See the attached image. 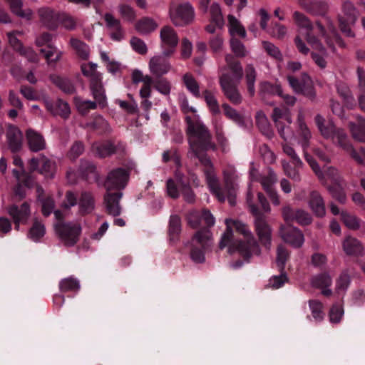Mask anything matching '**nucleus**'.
Returning <instances> with one entry per match:
<instances>
[{"label": "nucleus", "instance_id": "obj_1", "mask_svg": "<svg viewBox=\"0 0 365 365\" xmlns=\"http://www.w3.org/2000/svg\"><path fill=\"white\" fill-rule=\"evenodd\" d=\"M225 222L227 228L219 243L221 250L229 246L230 253L237 251L246 260H249L253 255L261 254L259 242L247 224L232 219H226Z\"/></svg>", "mask_w": 365, "mask_h": 365}, {"label": "nucleus", "instance_id": "obj_2", "mask_svg": "<svg viewBox=\"0 0 365 365\" xmlns=\"http://www.w3.org/2000/svg\"><path fill=\"white\" fill-rule=\"evenodd\" d=\"M187 118L185 133L189 144V158H197L203 165L212 167V162L205 152L208 150H216L217 146L212 141L209 128L200 117L195 116L193 120Z\"/></svg>", "mask_w": 365, "mask_h": 365}, {"label": "nucleus", "instance_id": "obj_3", "mask_svg": "<svg viewBox=\"0 0 365 365\" xmlns=\"http://www.w3.org/2000/svg\"><path fill=\"white\" fill-rule=\"evenodd\" d=\"M207 167L208 168L205 171V173L210 192L217 197L219 201L224 202L227 198L230 205L234 206L236 203L238 190V175L235 168L232 165H227L223 169L224 188L222 189L213 171V165Z\"/></svg>", "mask_w": 365, "mask_h": 365}, {"label": "nucleus", "instance_id": "obj_4", "mask_svg": "<svg viewBox=\"0 0 365 365\" xmlns=\"http://www.w3.org/2000/svg\"><path fill=\"white\" fill-rule=\"evenodd\" d=\"M247 202L250 212L255 217L254 227L258 240L262 245L269 251L272 247V230L268 224L265 215L259 212L257 205L253 202V195L250 187L247 195Z\"/></svg>", "mask_w": 365, "mask_h": 365}, {"label": "nucleus", "instance_id": "obj_5", "mask_svg": "<svg viewBox=\"0 0 365 365\" xmlns=\"http://www.w3.org/2000/svg\"><path fill=\"white\" fill-rule=\"evenodd\" d=\"M314 120L320 133L324 138L331 140L334 145L344 151L350 148L352 144L344 129L336 127L331 122L325 124L324 118L319 114L315 116Z\"/></svg>", "mask_w": 365, "mask_h": 365}, {"label": "nucleus", "instance_id": "obj_6", "mask_svg": "<svg viewBox=\"0 0 365 365\" xmlns=\"http://www.w3.org/2000/svg\"><path fill=\"white\" fill-rule=\"evenodd\" d=\"M212 245V235L208 228L197 231L192 237L190 245V256L195 263L205 261V253Z\"/></svg>", "mask_w": 365, "mask_h": 365}, {"label": "nucleus", "instance_id": "obj_7", "mask_svg": "<svg viewBox=\"0 0 365 365\" xmlns=\"http://www.w3.org/2000/svg\"><path fill=\"white\" fill-rule=\"evenodd\" d=\"M168 14L170 21L175 26L183 27L190 24L195 19V10L189 2L178 3L172 1Z\"/></svg>", "mask_w": 365, "mask_h": 365}, {"label": "nucleus", "instance_id": "obj_8", "mask_svg": "<svg viewBox=\"0 0 365 365\" xmlns=\"http://www.w3.org/2000/svg\"><path fill=\"white\" fill-rule=\"evenodd\" d=\"M56 235L64 245L72 247L77 243L81 232L80 224L60 221L54 225Z\"/></svg>", "mask_w": 365, "mask_h": 365}, {"label": "nucleus", "instance_id": "obj_9", "mask_svg": "<svg viewBox=\"0 0 365 365\" xmlns=\"http://www.w3.org/2000/svg\"><path fill=\"white\" fill-rule=\"evenodd\" d=\"M272 118L275 123L279 135L284 140H287L288 139L295 136L294 133L290 128L292 120L289 109L274 108Z\"/></svg>", "mask_w": 365, "mask_h": 365}, {"label": "nucleus", "instance_id": "obj_10", "mask_svg": "<svg viewBox=\"0 0 365 365\" xmlns=\"http://www.w3.org/2000/svg\"><path fill=\"white\" fill-rule=\"evenodd\" d=\"M130 172L128 169L124 168H116L108 172L104 181V187L107 191L113 190H123L129 180Z\"/></svg>", "mask_w": 365, "mask_h": 365}, {"label": "nucleus", "instance_id": "obj_11", "mask_svg": "<svg viewBox=\"0 0 365 365\" xmlns=\"http://www.w3.org/2000/svg\"><path fill=\"white\" fill-rule=\"evenodd\" d=\"M220 86L225 96L235 106H238L242 102V96L239 91L237 85L231 75L223 73L219 78Z\"/></svg>", "mask_w": 365, "mask_h": 365}, {"label": "nucleus", "instance_id": "obj_12", "mask_svg": "<svg viewBox=\"0 0 365 365\" xmlns=\"http://www.w3.org/2000/svg\"><path fill=\"white\" fill-rule=\"evenodd\" d=\"M343 15L339 16L341 31L347 36H354L350 25L354 24L359 16V12L350 1H345L342 6Z\"/></svg>", "mask_w": 365, "mask_h": 365}, {"label": "nucleus", "instance_id": "obj_13", "mask_svg": "<svg viewBox=\"0 0 365 365\" xmlns=\"http://www.w3.org/2000/svg\"><path fill=\"white\" fill-rule=\"evenodd\" d=\"M287 81L289 86L296 93H302L311 100L316 97V93L312 81L307 73H303L299 81L293 76H287Z\"/></svg>", "mask_w": 365, "mask_h": 365}, {"label": "nucleus", "instance_id": "obj_14", "mask_svg": "<svg viewBox=\"0 0 365 365\" xmlns=\"http://www.w3.org/2000/svg\"><path fill=\"white\" fill-rule=\"evenodd\" d=\"M160 39L164 55L172 56L179 42L175 30L169 25L163 26L160 30Z\"/></svg>", "mask_w": 365, "mask_h": 365}, {"label": "nucleus", "instance_id": "obj_15", "mask_svg": "<svg viewBox=\"0 0 365 365\" xmlns=\"http://www.w3.org/2000/svg\"><path fill=\"white\" fill-rule=\"evenodd\" d=\"M93 150L99 158H106L113 154L123 157L126 152L125 144L121 142L106 141L101 143H95Z\"/></svg>", "mask_w": 365, "mask_h": 365}, {"label": "nucleus", "instance_id": "obj_16", "mask_svg": "<svg viewBox=\"0 0 365 365\" xmlns=\"http://www.w3.org/2000/svg\"><path fill=\"white\" fill-rule=\"evenodd\" d=\"M282 215L286 222H296L302 226L310 225L312 217L309 212L303 209H293L290 205L282 208Z\"/></svg>", "mask_w": 365, "mask_h": 365}, {"label": "nucleus", "instance_id": "obj_17", "mask_svg": "<svg viewBox=\"0 0 365 365\" xmlns=\"http://www.w3.org/2000/svg\"><path fill=\"white\" fill-rule=\"evenodd\" d=\"M170 56H165L163 52L162 54H158L150 58L148 63V68L150 73L157 77L160 78L168 73L172 69V65L168 57Z\"/></svg>", "mask_w": 365, "mask_h": 365}, {"label": "nucleus", "instance_id": "obj_18", "mask_svg": "<svg viewBox=\"0 0 365 365\" xmlns=\"http://www.w3.org/2000/svg\"><path fill=\"white\" fill-rule=\"evenodd\" d=\"M296 137L303 150L309 146V141L312 138V133L304 120V115L302 111H299L296 121Z\"/></svg>", "mask_w": 365, "mask_h": 365}, {"label": "nucleus", "instance_id": "obj_19", "mask_svg": "<svg viewBox=\"0 0 365 365\" xmlns=\"http://www.w3.org/2000/svg\"><path fill=\"white\" fill-rule=\"evenodd\" d=\"M131 79L133 84H138L140 82L143 83V86L139 91L140 98L151 96V86L153 83V79L151 76L144 75L140 70L134 69L131 73Z\"/></svg>", "mask_w": 365, "mask_h": 365}, {"label": "nucleus", "instance_id": "obj_20", "mask_svg": "<svg viewBox=\"0 0 365 365\" xmlns=\"http://www.w3.org/2000/svg\"><path fill=\"white\" fill-rule=\"evenodd\" d=\"M40 22L50 30L58 29V20L60 12L55 11L48 6H42L37 10Z\"/></svg>", "mask_w": 365, "mask_h": 365}, {"label": "nucleus", "instance_id": "obj_21", "mask_svg": "<svg viewBox=\"0 0 365 365\" xmlns=\"http://www.w3.org/2000/svg\"><path fill=\"white\" fill-rule=\"evenodd\" d=\"M307 204L313 214L319 218L326 215V205L321 193L317 190H312L308 196Z\"/></svg>", "mask_w": 365, "mask_h": 365}, {"label": "nucleus", "instance_id": "obj_22", "mask_svg": "<svg viewBox=\"0 0 365 365\" xmlns=\"http://www.w3.org/2000/svg\"><path fill=\"white\" fill-rule=\"evenodd\" d=\"M7 210L16 225V229H19L20 223H26L31 214L30 205L27 202H24L20 207L12 205Z\"/></svg>", "mask_w": 365, "mask_h": 365}, {"label": "nucleus", "instance_id": "obj_23", "mask_svg": "<svg viewBox=\"0 0 365 365\" xmlns=\"http://www.w3.org/2000/svg\"><path fill=\"white\" fill-rule=\"evenodd\" d=\"M280 235L284 242L294 247H300L304 241V235L295 227H282Z\"/></svg>", "mask_w": 365, "mask_h": 365}, {"label": "nucleus", "instance_id": "obj_24", "mask_svg": "<svg viewBox=\"0 0 365 365\" xmlns=\"http://www.w3.org/2000/svg\"><path fill=\"white\" fill-rule=\"evenodd\" d=\"M6 138L9 149L12 153H17L21 149L23 135L18 127L9 125L6 133Z\"/></svg>", "mask_w": 365, "mask_h": 365}, {"label": "nucleus", "instance_id": "obj_25", "mask_svg": "<svg viewBox=\"0 0 365 365\" xmlns=\"http://www.w3.org/2000/svg\"><path fill=\"white\" fill-rule=\"evenodd\" d=\"M103 19L106 28L110 31V36L114 41H120L123 38L124 33L120 21L115 18L111 13H106Z\"/></svg>", "mask_w": 365, "mask_h": 365}, {"label": "nucleus", "instance_id": "obj_26", "mask_svg": "<svg viewBox=\"0 0 365 365\" xmlns=\"http://www.w3.org/2000/svg\"><path fill=\"white\" fill-rule=\"evenodd\" d=\"M297 1L302 9L314 15L324 16L329 10V4L324 1L297 0Z\"/></svg>", "mask_w": 365, "mask_h": 365}, {"label": "nucleus", "instance_id": "obj_27", "mask_svg": "<svg viewBox=\"0 0 365 365\" xmlns=\"http://www.w3.org/2000/svg\"><path fill=\"white\" fill-rule=\"evenodd\" d=\"M123 196L122 192H110L107 191L104 196V203L106 212L113 216H118L121 212V207L120 205V200Z\"/></svg>", "mask_w": 365, "mask_h": 365}, {"label": "nucleus", "instance_id": "obj_28", "mask_svg": "<svg viewBox=\"0 0 365 365\" xmlns=\"http://www.w3.org/2000/svg\"><path fill=\"white\" fill-rule=\"evenodd\" d=\"M26 137L29 148L32 152H38L46 148V141L43 136L34 129H28Z\"/></svg>", "mask_w": 365, "mask_h": 365}, {"label": "nucleus", "instance_id": "obj_29", "mask_svg": "<svg viewBox=\"0 0 365 365\" xmlns=\"http://www.w3.org/2000/svg\"><path fill=\"white\" fill-rule=\"evenodd\" d=\"M4 1L14 15L29 21L32 19L34 11L31 9H23L22 0H4Z\"/></svg>", "mask_w": 365, "mask_h": 365}, {"label": "nucleus", "instance_id": "obj_30", "mask_svg": "<svg viewBox=\"0 0 365 365\" xmlns=\"http://www.w3.org/2000/svg\"><path fill=\"white\" fill-rule=\"evenodd\" d=\"M331 278L327 273L317 274L312 277L311 284L312 287L322 289V294L324 296H329L332 292L329 288L331 284Z\"/></svg>", "mask_w": 365, "mask_h": 365}, {"label": "nucleus", "instance_id": "obj_31", "mask_svg": "<svg viewBox=\"0 0 365 365\" xmlns=\"http://www.w3.org/2000/svg\"><path fill=\"white\" fill-rule=\"evenodd\" d=\"M262 91H269L279 96L284 101V103L290 106H292L296 103V98L289 94H284L282 87L279 85L273 86L270 83L263 82L260 84Z\"/></svg>", "mask_w": 365, "mask_h": 365}, {"label": "nucleus", "instance_id": "obj_32", "mask_svg": "<svg viewBox=\"0 0 365 365\" xmlns=\"http://www.w3.org/2000/svg\"><path fill=\"white\" fill-rule=\"evenodd\" d=\"M90 88L96 100L94 102H96L97 106L98 105L101 108H105L107 106V101L101 78L98 79V81L90 82Z\"/></svg>", "mask_w": 365, "mask_h": 365}, {"label": "nucleus", "instance_id": "obj_33", "mask_svg": "<svg viewBox=\"0 0 365 365\" xmlns=\"http://www.w3.org/2000/svg\"><path fill=\"white\" fill-rule=\"evenodd\" d=\"M343 249L348 255H359L364 250L359 240L352 237H347L344 240Z\"/></svg>", "mask_w": 365, "mask_h": 365}, {"label": "nucleus", "instance_id": "obj_34", "mask_svg": "<svg viewBox=\"0 0 365 365\" xmlns=\"http://www.w3.org/2000/svg\"><path fill=\"white\" fill-rule=\"evenodd\" d=\"M225 62L232 71L233 76L232 78L236 80L237 83L242 79L243 76L242 66L240 61H236L232 54L227 53L225 56Z\"/></svg>", "mask_w": 365, "mask_h": 365}, {"label": "nucleus", "instance_id": "obj_35", "mask_svg": "<svg viewBox=\"0 0 365 365\" xmlns=\"http://www.w3.org/2000/svg\"><path fill=\"white\" fill-rule=\"evenodd\" d=\"M79 211L82 214L91 212L95 207V200L89 192H83L78 202Z\"/></svg>", "mask_w": 365, "mask_h": 365}, {"label": "nucleus", "instance_id": "obj_36", "mask_svg": "<svg viewBox=\"0 0 365 365\" xmlns=\"http://www.w3.org/2000/svg\"><path fill=\"white\" fill-rule=\"evenodd\" d=\"M228 30L232 38L239 36L242 38H245L247 33L244 26L241 24L240 21L237 19L233 15H228Z\"/></svg>", "mask_w": 365, "mask_h": 365}, {"label": "nucleus", "instance_id": "obj_37", "mask_svg": "<svg viewBox=\"0 0 365 365\" xmlns=\"http://www.w3.org/2000/svg\"><path fill=\"white\" fill-rule=\"evenodd\" d=\"M50 79L53 84L59 88L63 92L68 94L75 92V86L73 83L66 77L58 75H51Z\"/></svg>", "mask_w": 365, "mask_h": 365}, {"label": "nucleus", "instance_id": "obj_38", "mask_svg": "<svg viewBox=\"0 0 365 365\" xmlns=\"http://www.w3.org/2000/svg\"><path fill=\"white\" fill-rule=\"evenodd\" d=\"M158 26L154 19L149 17H143L136 22L135 28L141 34H148L155 31Z\"/></svg>", "mask_w": 365, "mask_h": 365}, {"label": "nucleus", "instance_id": "obj_39", "mask_svg": "<svg viewBox=\"0 0 365 365\" xmlns=\"http://www.w3.org/2000/svg\"><path fill=\"white\" fill-rule=\"evenodd\" d=\"M118 12L125 21L132 23L137 17L135 9L129 4L120 2L117 6Z\"/></svg>", "mask_w": 365, "mask_h": 365}, {"label": "nucleus", "instance_id": "obj_40", "mask_svg": "<svg viewBox=\"0 0 365 365\" xmlns=\"http://www.w3.org/2000/svg\"><path fill=\"white\" fill-rule=\"evenodd\" d=\"M257 71L252 64H247L245 67V81L248 93L250 96L255 93V81Z\"/></svg>", "mask_w": 365, "mask_h": 365}, {"label": "nucleus", "instance_id": "obj_41", "mask_svg": "<svg viewBox=\"0 0 365 365\" xmlns=\"http://www.w3.org/2000/svg\"><path fill=\"white\" fill-rule=\"evenodd\" d=\"M181 232V220L177 215H173L170 217L168 233L170 240L175 242L178 240Z\"/></svg>", "mask_w": 365, "mask_h": 365}, {"label": "nucleus", "instance_id": "obj_42", "mask_svg": "<svg viewBox=\"0 0 365 365\" xmlns=\"http://www.w3.org/2000/svg\"><path fill=\"white\" fill-rule=\"evenodd\" d=\"M182 82L187 89V91L192 93L195 98H200V86L193 76L189 73H187L182 76Z\"/></svg>", "mask_w": 365, "mask_h": 365}, {"label": "nucleus", "instance_id": "obj_43", "mask_svg": "<svg viewBox=\"0 0 365 365\" xmlns=\"http://www.w3.org/2000/svg\"><path fill=\"white\" fill-rule=\"evenodd\" d=\"M256 123L260 131L267 137L272 138L273 131L266 115L262 112H257L256 115Z\"/></svg>", "mask_w": 365, "mask_h": 365}, {"label": "nucleus", "instance_id": "obj_44", "mask_svg": "<svg viewBox=\"0 0 365 365\" xmlns=\"http://www.w3.org/2000/svg\"><path fill=\"white\" fill-rule=\"evenodd\" d=\"M81 69L83 75L90 79L91 82L98 81L101 75L97 71V64L89 62L81 64Z\"/></svg>", "mask_w": 365, "mask_h": 365}, {"label": "nucleus", "instance_id": "obj_45", "mask_svg": "<svg viewBox=\"0 0 365 365\" xmlns=\"http://www.w3.org/2000/svg\"><path fill=\"white\" fill-rule=\"evenodd\" d=\"M38 172L46 178H53L56 172V163L45 156H42Z\"/></svg>", "mask_w": 365, "mask_h": 365}, {"label": "nucleus", "instance_id": "obj_46", "mask_svg": "<svg viewBox=\"0 0 365 365\" xmlns=\"http://www.w3.org/2000/svg\"><path fill=\"white\" fill-rule=\"evenodd\" d=\"M70 44L81 58L86 60L89 58L90 49L88 46L84 42L79 39L71 38Z\"/></svg>", "mask_w": 365, "mask_h": 365}, {"label": "nucleus", "instance_id": "obj_47", "mask_svg": "<svg viewBox=\"0 0 365 365\" xmlns=\"http://www.w3.org/2000/svg\"><path fill=\"white\" fill-rule=\"evenodd\" d=\"M277 178L272 168H269L268 175L267 176H259V182L264 190V191L267 193L272 190H274V185L277 182Z\"/></svg>", "mask_w": 365, "mask_h": 365}, {"label": "nucleus", "instance_id": "obj_48", "mask_svg": "<svg viewBox=\"0 0 365 365\" xmlns=\"http://www.w3.org/2000/svg\"><path fill=\"white\" fill-rule=\"evenodd\" d=\"M309 306L314 320L318 322H322L324 318L323 304L319 300L312 299L309 301Z\"/></svg>", "mask_w": 365, "mask_h": 365}, {"label": "nucleus", "instance_id": "obj_49", "mask_svg": "<svg viewBox=\"0 0 365 365\" xmlns=\"http://www.w3.org/2000/svg\"><path fill=\"white\" fill-rule=\"evenodd\" d=\"M202 94L210 112L214 115L219 114L220 110L214 93L211 91L206 89L203 91Z\"/></svg>", "mask_w": 365, "mask_h": 365}, {"label": "nucleus", "instance_id": "obj_50", "mask_svg": "<svg viewBox=\"0 0 365 365\" xmlns=\"http://www.w3.org/2000/svg\"><path fill=\"white\" fill-rule=\"evenodd\" d=\"M230 46L231 51L233 52L236 57L244 58L249 53V51L246 48L245 46L235 37L230 38Z\"/></svg>", "mask_w": 365, "mask_h": 365}, {"label": "nucleus", "instance_id": "obj_51", "mask_svg": "<svg viewBox=\"0 0 365 365\" xmlns=\"http://www.w3.org/2000/svg\"><path fill=\"white\" fill-rule=\"evenodd\" d=\"M349 127L352 135V138L360 143H365V122L364 124H356L350 122Z\"/></svg>", "mask_w": 365, "mask_h": 365}, {"label": "nucleus", "instance_id": "obj_52", "mask_svg": "<svg viewBox=\"0 0 365 365\" xmlns=\"http://www.w3.org/2000/svg\"><path fill=\"white\" fill-rule=\"evenodd\" d=\"M210 14L212 21L220 29H222L224 25V19L219 4L213 3L210 6Z\"/></svg>", "mask_w": 365, "mask_h": 365}, {"label": "nucleus", "instance_id": "obj_53", "mask_svg": "<svg viewBox=\"0 0 365 365\" xmlns=\"http://www.w3.org/2000/svg\"><path fill=\"white\" fill-rule=\"evenodd\" d=\"M341 218L344 225L350 230H356L360 227V220L346 211L341 212Z\"/></svg>", "mask_w": 365, "mask_h": 365}, {"label": "nucleus", "instance_id": "obj_54", "mask_svg": "<svg viewBox=\"0 0 365 365\" xmlns=\"http://www.w3.org/2000/svg\"><path fill=\"white\" fill-rule=\"evenodd\" d=\"M59 288L63 292H78L80 289V284L76 279L68 277L60 282Z\"/></svg>", "mask_w": 365, "mask_h": 365}, {"label": "nucleus", "instance_id": "obj_55", "mask_svg": "<svg viewBox=\"0 0 365 365\" xmlns=\"http://www.w3.org/2000/svg\"><path fill=\"white\" fill-rule=\"evenodd\" d=\"M75 104L77 110L82 115H86L90 110H94L97 108L96 102L89 100H83L79 98L75 99Z\"/></svg>", "mask_w": 365, "mask_h": 365}, {"label": "nucleus", "instance_id": "obj_56", "mask_svg": "<svg viewBox=\"0 0 365 365\" xmlns=\"http://www.w3.org/2000/svg\"><path fill=\"white\" fill-rule=\"evenodd\" d=\"M293 18L295 24L299 28L305 29L306 31H312L313 30L312 24L304 14L299 11H294Z\"/></svg>", "mask_w": 365, "mask_h": 365}, {"label": "nucleus", "instance_id": "obj_57", "mask_svg": "<svg viewBox=\"0 0 365 365\" xmlns=\"http://www.w3.org/2000/svg\"><path fill=\"white\" fill-rule=\"evenodd\" d=\"M61 24L67 30H74L76 28V20L70 14L64 12L58 15V26Z\"/></svg>", "mask_w": 365, "mask_h": 365}, {"label": "nucleus", "instance_id": "obj_58", "mask_svg": "<svg viewBox=\"0 0 365 365\" xmlns=\"http://www.w3.org/2000/svg\"><path fill=\"white\" fill-rule=\"evenodd\" d=\"M100 56L102 61L106 64V68L109 73L115 75L120 71V63L110 60L106 52L101 51Z\"/></svg>", "mask_w": 365, "mask_h": 365}, {"label": "nucleus", "instance_id": "obj_59", "mask_svg": "<svg viewBox=\"0 0 365 365\" xmlns=\"http://www.w3.org/2000/svg\"><path fill=\"white\" fill-rule=\"evenodd\" d=\"M180 107L185 115V124L187 123V118H190V119L193 120L195 116L200 117V115L197 113L196 108L189 105L187 98H184L181 100Z\"/></svg>", "mask_w": 365, "mask_h": 365}, {"label": "nucleus", "instance_id": "obj_60", "mask_svg": "<svg viewBox=\"0 0 365 365\" xmlns=\"http://www.w3.org/2000/svg\"><path fill=\"white\" fill-rule=\"evenodd\" d=\"M71 113L68 103L61 99H58L55 103L54 115H60L63 118H68Z\"/></svg>", "mask_w": 365, "mask_h": 365}, {"label": "nucleus", "instance_id": "obj_61", "mask_svg": "<svg viewBox=\"0 0 365 365\" xmlns=\"http://www.w3.org/2000/svg\"><path fill=\"white\" fill-rule=\"evenodd\" d=\"M45 234V227L44 225L36 220L33 226L29 230V237L34 241H38L41 237H42Z\"/></svg>", "mask_w": 365, "mask_h": 365}, {"label": "nucleus", "instance_id": "obj_62", "mask_svg": "<svg viewBox=\"0 0 365 365\" xmlns=\"http://www.w3.org/2000/svg\"><path fill=\"white\" fill-rule=\"evenodd\" d=\"M209 46L214 53H220L224 48V38L222 34L217 33L209 39Z\"/></svg>", "mask_w": 365, "mask_h": 365}, {"label": "nucleus", "instance_id": "obj_63", "mask_svg": "<svg viewBox=\"0 0 365 365\" xmlns=\"http://www.w3.org/2000/svg\"><path fill=\"white\" fill-rule=\"evenodd\" d=\"M154 88L161 94L169 96L171 91V83L166 78H158L153 81Z\"/></svg>", "mask_w": 365, "mask_h": 365}, {"label": "nucleus", "instance_id": "obj_64", "mask_svg": "<svg viewBox=\"0 0 365 365\" xmlns=\"http://www.w3.org/2000/svg\"><path fill=\"white\" fill-rule=\"evenodd\" d=\"M263 48L268 55L279 61H283V56L277 46L269 41L262 42Z\"/></svg>", "mask_w": 365, "mask_h": 365}]
</instances>
